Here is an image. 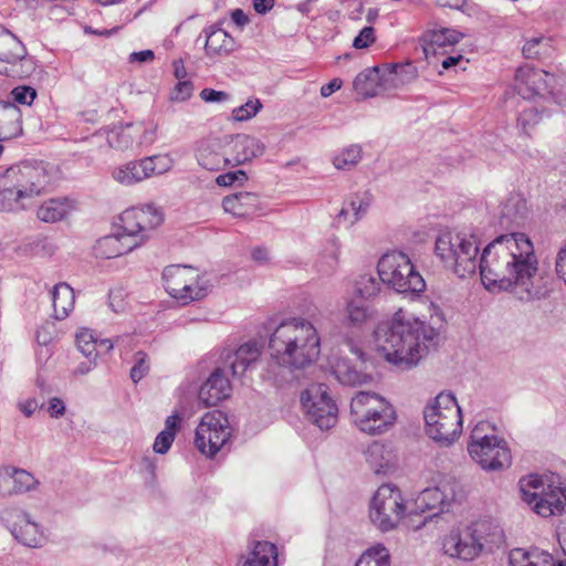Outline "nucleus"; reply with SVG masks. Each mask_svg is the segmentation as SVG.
I'll use <instances>...</instances> for the list:
<instances>
[{"label": "nucleus", "instance_id": "13", "mask_svg": "<svg viewBox=\"0 0 566 566\" xmlns=\"http://www.w3.org/2000/svg\"><path fill=\"white\" fill-rule=\"evenodd\" d=\"M230 438L227 416L220 410L205 413L196 429L195 444L202 454L216 455Z\"/></svg>", "mask_w": 566, "mask_h": 566}, {"label": "nucleus", "instance_id": "49", "mask_svg": "<svg viewBox=\"0 0 566 566\" xmlns=\"http://www.w3.org/2000/svg\"><path fill=\"white\" fill-rule=\"evenodd\" d=\"M541 120V114L535 107L524 108L517 118L520 128L525 134H530V129Z\"/></svg>", "mask_w": 566, "mask_h": 566}, {"label": "nucleus", "instance_id": "8", "mask_svg": "<svg viewBox=\"0 0 566 566\" xmlns=\"http://www.w3.org/2000/svg\"><path fill=\"white\" fill-rule=\"evenodd\" d=\"M489 422H479L471 432L468 451L474 462L485 471H501L512 463L511 450L503 438L488 433Z\"/></svg>", "mask_w": 566, "mask_h": 566}, {"label": "nucleus", "instance_id": "5", "mask_svg": "<svg viewBox=\"0 0 566 566\" xmlns=\"http://www.w3.org/2000/svg\"><path fill=\"white\" fill-rule=\"evenodd\" d=\"M502 539L503 530L497 523L479 520L450 530L442 539V551L452 558L469 562L479 557L486 545H497Z\"/></svg>", "mask_w": 566, "mask_h": 566}, {"label": "nucleus", "instance_id": "6", "mask_svg": "<svg viewBox=\"0 0 566 566\" xmlns=\"http://www.w3.org/2000/svg\"><path fill=\"white\" fill-rule=\"evenodd\" d=\"M426 432L436 442L449 446L462 431V412L451 392H440L423 410Z\"/></svg>", "mask_w": 566, "mask_h": 566}, {"label": "nucleus", "instance_id": "45", "mask_svg": "<svg viewBox=\"0 0 566 566\" xmlns=\"http://www.w3.org/2000/svg\"><path fill=\"white\" fill-rule=\"evenodd\" d=\"M76 346L86 357L96 359L97 357V337L93 331L83 328L76 334Z\"/></svg>", "mask_w": 566, "mask_h": 566}, {"label": "nucleus", "instance_id": "37", "mask_svg": "<svg viewBox=\"0 0 566 566\" xmlns=\"http://www.w3.org/2000/svg\"><path fill=\"white\" fill-rule=\"evenodd\" d=\"M3 470L9 474V479L13 480V488L10 489L12 494H23L35 490L39 485L38 479L33 476L29 471L18 469L11 465L3 467Z\"/></svg>", "mask_w": 566, "mask_h": 566}, {"label": "nucleus", "instance_id": "47", "mask_svg": "<svg viewBox=\"0 0 566 566\" xmlns=\"http://www.w3.org/2000/svg\"><path fill=\"white\" fill-rule=\"evenodd\" d=\"M25 249L38 256H50L55 252L56 245L48 237H36L25 243Z\"/></svg>", "mask_w": 566, "mask_h": 566}, {"label": "nucleus", "instance_id": "15", "mask_svg": "<svg viewBox=\"0 0 566 566\" xmlns=\"http://www.w3.org/2000/svg\"><path fill=\"white\" fill-rule=\"evenodd\" d=\"M0 522L12 536L28 547H42L46 537L39 524L31 520L30 514L19 507H6L0 511Z\"/></svg>", "mask_w": 566, "mask_h": 566}, {"label": "nucleus", "instance_id": "54", "mask_svg": "<svg viewBox=\"0 0 566 566\" xmlns=\"http://www.w3.org/2000/svg\"><path fill=\"white\" fill-rule=\"evenodd\" d=\"M375 29L373 27H365L354 39L353 46L355 49H366L375 42Z\"/></svg>", "mask_w": 566, "mask_h": 566}, {"label": "nucleus", "instance_id": "48", "mask_svg": "<svg viewBox=\"0 0 566 566\" xmlns=\"http://www.w3.org/2000/svg\"><path fill=\"white\" fill-rule=\"evenodd\" d=\"M261 108L262 104L259 99H249L245 104L232 111V118L237 122L249 120L255 116Z\"/></svg>", "mask_w": 566, "mask_h": 566}, {"label": "nucleus", "instance_id": "21", "mask_svg": "<svg viewBox=\"0 0 566 566\" xmlns=\"http://www.w3.org/2000/svg\"><path fill=\"white\" fill-rule=\"evenodd\" d=\"M231 384L223 368H217L201 385L198 398L205 407L217 406L231 395Z\"/></svg>", "mask_w": 566, "mask_h": 566}, {"label": "nucleus", "instance_id": "36", "mask_svg": "<svg viewBox=\"0 0 566 566\" xmlns=\"http://www.w3.org/2000/svg\"><path fill=\"white\" fill-rule=\"evenodd\" d=\"M20 112L10 102H0V140L9 139L20 130Z\"/></svg>", "mask_w": 566, "mask_h": 566}, {"label": "nucleus", "instance_id": "24", "mask_svg": "<svg viewBox=\"0 0 566 566\" xmlns=\"http://www.w3.org/2000/svg\"><path fill=\"white\" fill-rule=\"evenodd\" d=\"M138 245L140 241L118 233L101 238L94 245V252L98 258L113 259L130 252Z\"/></svg>", "mask_w": 566, "mask_h": 566}, {"label": "nucleus", "instance_id": "16", "mask_svg": "<svg viewBox=\"0 0 566 566\" xmlns=\"http://www.w3.org/2000/svg\"><path fill=\"white\" fill-rule=\"evenodd\" d=\"M463 497L464 491L457 481H444L436 488L423 490L416 500L417 507L421 512H437L424 517L422 524H426L429 517L450 511L453 504L461 502Z\"/></svg>", "mask_w": 566, "mask_h": 566}, {"label": "nucleus", "instance_id": "18", "mask_svg": "<svg viewBox=\"0 0 566 566\" xmlns=\"http://www.w3.org/2000/svg\"><path fill=\"white\" fill-rule=\"evenodd\" d=\"M555 75L544 70L530 66L517 69L515 74V90L524 99L536 95L553 93Z\"/></svg>", "mask_w": 566, "mask_h": 566}, {"label": "nucleus", "instance_id": "42", "mask_svg": "<svg viewBox=\"0 0 566 566\" xmlns=\"http://www.w3.org/2000/svg\"><path fill=\"white\" fill-rule=\"evenodd\" d=\"M381 283L379 277L377 279L371 274H361L355 283L354 295L361 300L373 298L379 293Z\"/></svg>", "mask_w": 566, "mask_h": 566}, {"label": "nucleus", "instance_id": "26", "mask_svg": "<svg viewBox=\"0 0 566 566\" xmlns=\"http://www.w3.org/2000/svg\"><path fill=\"white\" fill-rule=\"evenodd\" d=\"M510 566H566L565 562L555 560L554 557L538 548H514L509 555Z\"/></svg>", "mask_w": 566, "mask_h": 566}, {"label": "nucleus", "instance_id": "4", "mask_svg": "<svg viewBox=\"0 0 566 566\" xmlns=\"http://www.w3.org/2000/svg\"><path fill=\"white\" fill-rule=\"evenodd\" d=\"M51 174L44 163H21L0 174V211L25 210L32 199L46 192Z\"/></svg>", "mask_w": 566, "mask_h": 566}, {"label": "nucleus", "instance_id": "41", "mask_svg": "<svg viewBox=\"0 0 566 566\" xmlns=\"http://www.w3.org/2000/svg\"><path fill=\"white\" fill-rule=\"evenodd\" d=\"M390 555L382 544L368 548L357 560L355 566H389Z\"/></svg>", "mask_w": 566, "mask_h": 566}, {"label": "nucleus", "instance_id": "53", "mask_svg": "<svg viewBox=\"0 0 566 566\" xmlns=\"http://www.w3.org/2000/svg\"><path fill=\"white\" fill-rule=\"evenodd\" d=\"M13 99L23 105H31L36 96L34 88L30 86H18L11 92Z\"/></svg>", "mask_w": 566, "mask_h": 566}, {"label": "nucleus", "instance_id": "39", "mask_svg": "<svg viewBox=\"0 0 566 566\" xmlns=\"http://www.w3.org/2000/svg\"><path fill=\"white\" fill-rule=\"evenodd\" d=\"M462 33L457 30L449 28L431 29L424 34V41L433 50L434 48H444L448 45H454L462 39Z\"/></svg>", "mask_w": 566, "mask_h": 566}, {"label": "nucleus", "instance_id": "23", "mask_svg": "<svg viewBox=\"0 0 566 566\" xmlns=\"http://www.w3.org/2000/svg\"><path fill=\"white\" fill-rule=\"evenodd\" d=\"M197 160L202 168L210 171H217L230 165L223 138L202 144L197 151Z\"/></svg>", "mask_w": 566, "mask_h": 566}, {"label": "nucleus", "instance_id": "14", "mask_svg": "<svg viewBox=\"0 0 566 566\" xmlns=\"http://www.w3.org/2000/svg\"><path fill=\"white\" fill-rule=\"evenodd\" d=\"M170 168L171 159L167 155H154L115 167L112 177L116 182L129 187L154 176L163 175Z\"/></svg>", "mask_w": 566, "mask_h": 566}, {"label": "nucleus", "instance_id": "43", "mask_svg": "<svg viewBox=\"0 0 566 566\" xmlns=\"http://www.w3.org/2000/svg\"><path fill=\"white\" fill-rule=\"evenodd\" d=\"M542 490H545L543 480L536 474H531L520 480L522 500L528 505L533 504L534 500H537L538 493Z\"/></svg>", "mask_w": 566, "mask_h": 566}, {"label": "nucleus", "instance_id": "11", "mask_svg": "<svg viewBox=\"0 0 566 566\" xmlns=\"http://www.w3.org/2000/svg\"><path fill=\"white\" fill-rule=\"evenodd\" d=\"M307 419L321 430L333 428L338 420V407L324 384H313L301 394Z\"/></svg>", "mask_w": 566, "mask_h": 566}, {"label": "nucleus", "instance_id": "22", "mask_svg": "<svg viewBox=\"0 0 566 566\" xmlns=\"http://www.w3.org/2000/svg\"><path fill=\"white\" fill-rule=\"evenodd\" d=\"M530 505L536 514L543 517L560 514L566 506V490L549 484L538 493L537 500Z\"/></svg>", "mask_w": 566, "mask_h": 566}, {"label": "nucleus", "instance_id": "50", "mask_svg": "<svg viewBox=\"0 0 566 566\" xmlns=\"http://www.w3.org/2000/svg\"><path fill=\"white\" fill-rule=\"evenodd\" d=\"M149 370L147 355L138 352L135 355V365L130 369V378L134 382L139 381Z\"/></svg>", "mask_w": 566, "mask_h": 566}, {"label": "nucleus", "instance_id": "35", "mask_svg": "<svg viewBox=\"0 0 566 566\" xmlns=\"http://www.w3.org/2000/svg\"><path fill=\"white\" fill-rule=\"evenodd\" d=\"M75 295L73 289L66 283H59L52 291V303L56 319H64L74 307Z\"/></svg>", "mask_w": 566, "mask_h": 566}, {"label": "nucleus", "instance_id": "10", "mask_svg": "<svg viewBox=\"0 0 566 566\" xmlns=\"http://www.w3.org/2000/svg\"><path fill=\"white\" fill-rule=\"evenodd\" d=\"M406 512L402 494L392 484H382L376 491L369 510L371 523L381 532L394 530Z\"/></svg>", "mask_w": 566, "mask_h": 566}, {"label": "nucleus", "instance_id": "55", "mask_svg": "<svg viewBox=\"0 0 566 566\" xmlns=\"http://www.w3.org/2000/svg\"><path fill=\"white\" fill-rule=\"evenodd\" d=\"M247 180V175L243 170L230 171L217 177V184L222 187L232 186L234 182H243Z\"/></svg>", "mask_w": 566, "mask_h": 566}, {"label": "nucleus", "instance_id": "20", "mask_svg": "<svg viewBox=\"0 0 566 566\" xmlns=\"http://www.w3.org/2000/svg\"><path fill=\"white\" fill-rule=\"evenodd\" d=\"M261 355V344L255 340L247 342L224 356L223 369H228L233 377H242L255 366Z\"/></svg>", "mask_w": 566, "mask_h": 566}, {"label": "nucleus", "instance_id": "3", "mask_svg": "<svg viewBox=\"0 0 566 566\" xmlns=\"http://www.w3.org/2000/svg\"><path fill=\"white\" fill-rule=\"evenodd\" d=\"M269 349L272 359L282 367L304 369L314 364L321 353V338L315 326L304 318L283 321L271 334Z\"/></svg>", "mask_w": 566, "mask_h": 566}, {"label": "nucleus", "instance_id": "28", "mask_svg": "<svg viewBox=\"0 0 566 566\" xmlns=\"http://www.w3.org/2000/svg\"><path fill=\"white\" fill-rule=\"evenodd\" d=\"M260 200L253 192H239L227 196L222 200L223 210L238 218H250L258 210Z\"/></svg>", "mask_w": 566, "mask_h": 566}, {"label": "nucleus", "instance_id": "12", "mask_svg": "<svg viewBox=\"0 0 566 566\" xmlns=\"http://www.w3.org/2000/svg\"><path fill=\"white\" fill-rule=\"evenodd\" d=\"M197 271L186 265H169L163 272L165 290L182 304L206 296L207 287L199 283Z\"/></svg>", "mask_w": 566, "mask_h": 566}, {"label": "nucleus", "instance_id": "31", "mask_svg": "<svg viewBox=\"0 0 566 566\" xmlns=\"http://www.w3.org/2000/svg\"><path fill=\"white\" fill-rule=\"evenodd\" d=\"M241 566H277V548L266 541H256Z\"/></svg>", "mask_w": 566, "mask_h": 566}, {"label": "nucleus", "instance_id": "19", "mask_svg": "<svg viewBox=\"0 0 566 566\" xmlns=\"http://www.w3.org/2000/svg\"><path fill=\"white\" fill-rule=\"evenodd\" d=\"M223 142L232 166L243 165L265 151V145L260 139L245 134L226 136Z\"/></svg>", "mask_w": 566, "mask_h": 566}, {"label": "nucleus", "instance_id": "7", "mask_svg": "<svg viewBox=\"0 0 566 566\" xmlns=\"http://www.w3.org/2000/svg\"><path fill=\"white\" fill-rule=\"evenodd\" d=\"M350 412L357 428L368 434H381L396 422L394 406L375 392L359 391L352 399Z\"/></svg>", "mask_w": 566, "mask_h": 566}, {"label": "nucleus", "instance_id": "32", "mask_svg": "<svg viewBox=\"0 0 566 566\" xmlns=\"http://www.w3.org/2000/svg\"><path fill=\"white\" fill-rule=\"evenodd\" d=\"M73 210V203L67 198H52L44 201L38 209L36 216L43 222H57Z\"/></svg>", "mask_w": 566, "mask_h": 566}, {"label": "nucleus", "instance_id": "63", "mask_svg": "<svg viewBox=\"0 0 566 566\" xmlns=\"http://www.w3.org/2000/svg\"><path fill=\"white\" fill-rule=\"evenodd\" d=\"M124 340V337L117 336L114 340L109 338L98 339L97 338V355L99 353H108L111 352L115 345L119 346L120 342Z\"/></svg>", "mask_w": 566, "mask_h": 566}, {"label": "nucleus", "instance_id": "1", "mask_svg": "<svg viewBox=\"0 0 566 566\" xmlns=\"http://www.w3.org/2000/svg\"><path fill=\"white\" fill-rule=\"evenodd\" d=\"M436 255L459 277L473 275L480 269L482 283L490 291H515L521 289L531 300L538 292L533 289V279L538 270L534 247L526 234L512 232L496 237L483 250L473 232H443L434 245Z\"/></svg>", "mask_w": 566, "mask_h": 566}, {"label": "nucleus", "instance_id": "38", "mask_svg": "<svg viewBox=\"0 0 566 566\" xmlns=\"http://www.w3.org/2000/svg\"><path fill=\"white\" fill-rule=\"evenodd\" d=\"M344 322L350 326H360L373 315L371 308L363 300L352 297L346 301Z\"/></svg>", "mask_w": 566, "mask_h": 566}, {"label": "nucleus", "instance_id": "59", "mask_svg": "<svg viewBox=\"0 0 566 566\" xmlns=\"http://www.w3.org/2000/svg\"><path fill=\"white\" fill-rule=\"evenodd\" d=\"M156 138V127H146L143 124V130L137 133V142L136 145H151Z\"/></svg>", "mask_w": 566, "mask_h": 566}, {"label": "nucleus", "instance_id": "40", "mask_svg": "<svg viewBox=\"0 0 566 566\" xmlns=\"http://www.w3.org/2000/svg\"><path fill=\"white\" fill-rule=\"evenodd\" d=\"M339 253H340V242L337 238H331L327 240V242L324 244L321 254H319V270L325 273L329 274L334 272V270L338 265L339 261Z\"/></svg>", "mask_w": 566, "mask_h": 566}, {"label": "nucleus", "instance_id": "30", "mask_svg": "<svg viewBox=\"0 0 566 566\" xmlns=\"http://www.w3.org/2000/svg\"><path fill=\"white\" fill-rule=\"evenodd\" d=\"M142 130L143 123H128L109 129L106 139L112 148L117 150H128L136 145L137 133Z\"/></svg>", "mask_w": 566, "mask_h": 566}, {"label": "nucleus", "instance_id": "51", "mask_svg": "<svg viewBox=\"0 0 566 566\" xmlns=\"http://www.w3.org/2000/svg\"><path fill=\"white\" fill-rule=\"evenodd\" d=\"M175 440V432L168 430L160 431L154 442L153 449L158 454H165L170 449Z\"/></svg>", "mask_w": 566, "mask_h": 566}, {"label": "nucleus", "instance_id": "46", "mask_svg": "<svg viewBox=\"0 0 566 566\" xmlns=\"http://www.w3.org/2000/svg\"><path fill=\"white\" fill-rule=\"evenodd\" d=\"M386 75L388 81H398L400 84H405L415 80L418 76V71L412 63L407 62L392 65Z\"/></svg>", "mask_w": 566, "mask_h": 566}, {"label": "nucleus", "instance_id": "44", "mask_svg": "<svg viewBox=\"0 0 566 566\" xmlns=\"http://www.w3.org/2000/svg\"><path fill=\"white\" fill-rule=\"evenodd\" d=\"M360 159L361 147L359 145H350L333 158V165L336 169H349L356 166Z\"/></svg>", "mask_w": 566, "mask_h": 566}, {"label": "nucleus", "instance_id": "61", "mask_svg": "<svg viewBox=\"0 0 566 566\" xmlns=\"http://www.w3.org/2000/svg\"><path fill=\"white\" fill-rule=\"evenodd\" d=\"M43 403H39L35 398H30L18 402L19 410L25 416L31 417L38 408H42Z\"/></svg>", "mask_w": 566, "mask_h": 566}, {"label": "nucleus", "instance_id": "56", "mask_svg": "<svg viewBox=\"0 0 566 566\" xmlns=\"http://www.w3.org/2000/svg\"><path fill=\"white\" fill-rule=\"evenodd\" d=\"M546 41L544 38H533L523 46V53L527 59H535L541 55L539 46Z\"/></svg>", "mask_w": 566, "mask_h": 566}, {"label": "nucleus", "instance_id": "2", "mask_svg": "<svg viewBox=\"0 0 566 566\" xmlns=\"http://www.w3.org/2000/svg\"><path fill=\"white\" fill-rule=\"evenodd\" d=\"M375 340L386 360L400 369H410L427 355L438 332L412 314L399 310L375 329Z\"/></svg>", "mask_w": 566, "mask_h": 566}, {"label": "nucleus", "instance_id": "27", "mask_svg": "<svg viewBox=\"0 0 566 566\" xmlns=\"http://www.w3.org/2000/svg\"><path fill=\"white\" fill-rule=\"evenodd\" d=\"M386 76L380 74L378 66L365 69L355 77L354 90L363 98L377 96L385 90L384 82L388 81Z\"/></svg>", "mask_w": 566, "mask_h": 566}, {"label": "nucleus", "instance_id": "60", "mask_svg": "<svg viewBox=\"0 0 566 566\" xmlns=\"http://www.w3.org/2000/svg\"><path fill=\"white\" fill-rule=\"evenodd\" d=\"M555 270L558 277L566 284V244L559 249L556 255Z\"/></svg>", "mask_w": 566, "mask_h": 566}, {"label": "nucleus", "instance_id": "58", "mask_svg": "<svg viewBox=\"0 0 566 566\" xmlns=\"http://www.w3.org/2000/svg\"><path fill=\"white\" fill-rule=\"evenodd\" d=\"M66 410L65 403L62 399L53 397L49 400L48 412L51 418L59 419L64 416Z\"/></svg>", "mask_w": 566, "mask_h": 566}, {"label": "nucleus", "instance_id": "9", "mask_svg": "<svg viewBox=\"0 0 566 566\" xmlns=\"http://www.w3.org/2000/svg\"><path fill=\"white\" fill-rule=\"evenodd\" d=\"M377 271L382 284L398 293L419 294L426 289L423 277L416 271L410 258L401 251L385 253L378 261Z\"/></svg>", "mask_w": 566, "mask_h": 566}, {"label": "nucleus", "instance_id": "64", "mask_svg": "<svg viewBox=\"0 0 566 566\" xmlns=\"http://www.w3.org/2000/svg\"><path fill=\"white\" fill-rule=\"evenodd\" d=\"M342 84H343L342 80L333 78L327 84H325L321 87V95L323 97L331 96L333 93H335L336 91H338L342 87Z\"/></svg>", "mask_w": 566, "mask_h": 566}, {"label": "nucleus", "instance_id": "29", "mask_svg": "<svg viewBox=\"0 0 566 566\" xmlns=\"http://www.w3.org/2000/svg\"><path fill=\"white\" fill-rule=\"evenodd\" d=\"M333 375L345 386L356 387L369 384L373 377L357 368L348 358H338L332 365Z\"/></svg>", "mask_w": 566, "mask_h": 566}, {"label": "nucleus", "instance_id": "17", "mask_svg": "<svg viewBox=\"0 0 566 566\" xmlns=\"http://www.w3.org/2000/svg\"><path fill=\"white\" fill-rule=\"evenodd\" d=\"M122 235L134 238L140 243L148 238V231L154 230L164 221L163 213L154 206L132 208L119 216Z\"/></svg>", "mask_w": 566, "mask_h": 566}, {"label": "nucleus", "instance_id": "52", "mask_svg": "<svg viewBox=\"0 0 566 566\" xmlns=\"http://www.w3.org/2000/svg\"><path fill=\"white\" fill-rule=\"evenodd\" d=\"M192 83L190 81H179L170 95L171 101L174 102H185L192 95Z\"/></svg>", "mask_w": 566, "mask_h": 566}, {"label": "nucleus", "instance_id": "33", "mask_svg": "<svg viewBox=\"0 0 566 566\" xmlns=\"http://www.w3.org/2000/svg\"><path fill=\"white\" fill-rule=\"evenodd\" d=\"M27 55L24 44L9 30L0 32V62H20Z\"/></svg>", "mask_w": 566, "mask_h": 566}, {"label": "nucleus", "instance_id": "62", "mask_svg": "<svg viewBox=\"0 0 566 566\" xmlns=\"http://www.w3.org/2000/svg\"><path fill=\"white\" fill-rule=\"evenodd\" d=\"M109 306L116 313L123 312L125 310L123 292L120 290L111 291Z\"/></svg>", "mask_w": 566, "mask_h": 566}, {"label": "nucleus", "instance_id": "25", "mask_svg": "<svg viewBox=\"0 0 566 566\" xmlns=\"http://www.w3.org/2000/svg\"><path fill=\"white\" fill-rule=\"evenodd\" d=\"M206 35L205 52L209 57L227 56L235 49V40L219 23L203 30Z\"/></svg>", "mask_w": 566, "mask_h": 566}, {"label": "nucleus", "instance_id": "34", "mask_svg": "<svg viewBox=\"0 0 566 566\" xmlns=\"http://www.w3.org/2000/svg\"><path fill=\"white\" fill-rule=\"evenodd\" d=\"M365 459L369 468L376 474H380L392 467L394 455L382 443L373 442L365 451Z\"/></svg>", "mask_w": 566, "mask_h": 566}, {"label": "nucleus", "instance_id": "57", "mask_svg": "<svg viewBox=\"0 0 566 566\" xmlns=\"http://www.w3.org/2000/svg\"><path fill=\"white\" fill-rule=\"evenodd\" d=\"M200 97L205 102L209 103H219V102H226L229 98V94L223 91H216L213 88H203L200 92Z\"/></svg>", "mask_w": 566, "mask_h": 566}]
</instances>
